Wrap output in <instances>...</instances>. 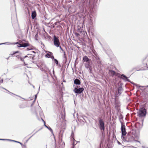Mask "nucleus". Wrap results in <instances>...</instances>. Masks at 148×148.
I'll list each match as a JSON object with an SVG mask.
<instances>
[{
    "label": "nucleus",
    "mask_w": 148,
    "mask_h": 148,
    "mask_svg": "<svg viewBox=\"0 0 148 148\" xmlns=\"http://www.w3.org/2000/svg\"><path fill=\"white\" fill-rule=\"evenodd\" d=\"M147 114V110L143 108L140 109L138 112V116L140 117H145Z\"/></svg>",
    "instance_id": "f257e3e1"
},
{
    "label": "nucleus",
    "mask_w": 148,
    "mask_h": 148,
    "mask_svg": "<svg viewBox=\"0 0 148 148\" xmlns=\"http://www.w3.org/2000/svg\"><path fill=\"white\" fill-rule=\"evenodd\" d=\"M127 140L128 142H132L134 141L140 143V141L135 139V138L134 136V134L131 133H129L127 134Z\"/></svg>",
    "instance_id": "f03ea898"
},
{
    "label": "nucleus",
    "mask_w": 148,
    "mask_h": 148,
    "mask_svg": "<svg viewBox=\"0 0 148 148\" xmlns=\"http://www.w3.org/2000/svg\"><path fill=\"white\" fill-rule=\"evenodd\" d=\"M121 130L122 132V137L123 138V136H125L127 133L126 131L125 125L123 123L121 124Z\"/></svg>",
    "instance_id": "7ed1b4c3"
},
{
    "label": "nucleus",
    "mask_w": 148,
    "mask_h": 148,
    "mask_svg": "<svg viewBox=\"0 0 148 148\" xmlns=\"http://www.w3.org/2000/svg\"><path fill=\"white\" fill-rule=\"evenodd\" d=\"M99 123L100 129L104 130L105 129V126L103 120L101 119H99Z\"/></svg>",
    "instance_id": "20e7f679"
},
{
    "label": "nucleus",
    "mask_w": 148,
    "mask_h": 148,
    "mask_svg": "<svg viewBox=\"0 0 148 148\" xmlns=\"http://www.w3.org/2000/svg\"><path fill=\"white\" fill-rule=\"evenodd\" d=\"M53 42L54 45L56 47H59L60 45V43L59 39L56 36H54L53 38Z\"/></svg>",
    "instance_id": "39448f33"
},
{
    "label": "nucleus",
    "mask_w": 148,
    "mask_h": 148,
    "mask_svg": "<svg viewBox=\"0 0 148 148\" xmlns=\"http://www.w3.org/2000/svg\"><path fill=\"white\" fill-rule=\"evenodd\" d=\"M40 69L42 71L47 72L49 71V69L46 65L42 63L40 67Z\"/></svg>",
    "instance_id": "423d86ee"
},
{
    "label": "nucleus",
    "mask_w": 148,
    "mask_h": 148,
    "mask_svg": "<svg viewBox=\"0 0 148 148\" xmlns=\"http://www.w3.org/2000/svg\"><path fill=\"white\" fill-rule=\"evenodd\" d=\"M84 90V89L83 88H75L74 91L75 93L77 94L81 93Z\"/></svg>",
    "instance_id": "0eeeda50"
},
{
    "label": "nucleus",
    "mask_w": 148,
    "mask_h": 148,
    "mask_svg": "<svg viewBox=\"0 0 148 148\" xmlns=\"http://www.w3.org/2000/svg\"><path fill=\"white\" fill-rule=\"evenodd\" d=\"M120 78L122 79L125 82L127 81L130 82V80L124 74H122L121 75L120 77L119 76Z\"/></svg>",
    "instance_id": "6e6552de"
},
{
    "label": "nucleus",
    "mask_w": 148,
    "mask_h": 148,
    "mask_svg": "<svg viewBox=\"0 0 148 148\" xmlns=\"http://www.w3.org/2000/svg\"><path fill=\"white\" fill-rule=\"evenodd\" d=\"M90 22L89 23L90 25H92V22L95 20V17L92 14L90 15Z\"/></svg>",
    "instance_id": "1a4fd4ad"
},
{
    "label": "nucleus",
    "mask_w": 148,
    "mask_h": 148,
    "mask_svg": "<svg viewBox=\"0 0 148 148\" xmlns=\"http://www.w3.org/2000/svg\"><path fill=\"white\" fill-rule=\"evenodd\" d=\"M42 121H43V122H44V126L46 127H47L49 130L50 131V132H51V133L53 135V136H54V134H53V130L50 127H48L47 125H45V122L42 119Z\"/></svg>",
    "instance_id": "9d476101"
},
{
    "label": "nucleus",
    "mask_w": 148,
    "mask_h": 148,
    "mask_svg": "<svg viewBox=\"0 0 148 148\" xmlns=\"http://www.w3.org/2000/svg\"><path fill=\"white\" fill-rule=\"evenodd\" d=\"M109 74L110 75L113 76L115 75L116 72L115 71H112L111 70H109Z\"/></svg>",
    "instance_id": "9b49d317"
},
{
    "label": "nucleus",
    "mask_w": 148,
    "mask_h": 148,
    "mask_svg": "<svg viewBox=\"0 0 148 148\" xmlns=\"http://www.w3.org/2000/svg\"><path fill=\"white\" fill-rule=\"evenodd\" d=\"M80 81L77 79H76L74 81V83L77 85H79L80 84Z\"/></svg>",
    "instance_id": "f8f14e48"
},
{
    "label": "nucleus",
    "mask_w": 148,
    "mask_h": 148,
    "mask_svg": "<svg viewBox=\"0 0 148 148\" xmlns=\"http://www.w3.org/2000/svg\"><path fill=\"white\" fill-rule=\"evenodd\" d=\"M36 13L35 11H34L32 12V19H34L36 17Z\"/></svg>",
    "instance_id": "ddd939ff"
},
{
    "label": "nucleus",
    "mask_w": 148,
    "mask_h": 148,
    "mask_svg": "<svg viewBox=\"0 0 148 148\" xmlns=\"http://www.w3.org/2000/svg\"><path fill=\"white\" fill-rule=\"evenodd\" d=\"M63 53L64 55H63V58H64L63 60L66 63L67 61V58L66 56V54H65V51H64Z\"/></svg>",
    "instance_id": "4468645a"
},
{
    "label": "nucleus",
    "mask_w": 148,
    "mask_h": 148,
    "mask_svg": "<svg viewBox=\"0 0 148 148\" xmlns=\"http://www.w3.org/2000/svg\"><path fill=\"white\" fill-rule=\"evenodd\" d=\"M123 116L122 114H120L119 116V120L120 122H121V123H123L122 121V120L123 119Z\"/></svg>",
    "instance_id": "2eb2a0df"
},
{
    "label": "nucleus",
    "mask_w": 148,
    "mask_h": 148,
    "mask_svg": "<svg viewBox=\"0 0 148 148\" xmlns=\"http://www.w3.org/2000/svg\"><path fill=\"white\" fill-rule=\"evenodd\" d=\"M3 88L4 89H5V90H6V91H8L9 92V93H10V94H11V95H16V96H18V97H19L20 98H22V99H24V100H25V99L23 98H22V97H21V96H18V95H15V94H14V93H12V92H9L8 90H7V89H5V88Z\"/></svg>",
    "instance_id": "dca6fc26"
},
{
    "label": "nucleus",
    "mask_w": 148,
    "mask_h": 148,
    "mask_svg": "<svg viewBox=\"0 0 148 148\" xmlns=\"http://www.w3.org/2000/svg\"><path fill=\"white\" fill-rule=\"evenodd\" d=\"M123 90V89L121 86L119 87L118 88V93L119 95H120L121 93V92Z\"/></svg>",
    "instance_id": "f3484780"
},
{
    "label": "nucleus",
    "mask_w": 148,
    "mask_h": 148,
    "mask_svg": "<svg viewBox=\"0 0 148 148\" xmlns=\"http://www.w3.org/2000/svg\"><path fill=\"white\" fill-rule=\"evenodd\" d=\"M89 59L86 56H84L83 58V60L86 62H87L89 60Z\"/></svg>",
    "instance_id": "a211bd4d"
},
{
    "label": "nucleus",
    "mask_w": 148,
    "mask_h": 148,
    "mask_svg": "<svg viewBox=\"0 0 148 148\" xmlns=\"http://www.w3.org/2000/svg\"><path fill=\"white\" fill-rule=\"evenodd\" d=\"M22 47H26L29 46V44L27 43H23L22 44Z\"/></svg>",
    "instance_id": "6ab92c4d"
},
{
    "label": "nucleus",
    "mask_w": 148,
    "mask_h": 148,
    "mask_svg": "<svg viewBox=\"0 0 148 148\" xmlns=\"http://www.w3.org/2000/svg\"><path fill=\"white\" fill-rule=\"evenodd\" d=\"M134 136L135 138V139H138L139 138V136L138 134H134Z\"/></svg>",
    "instance_id": "aec40b11"
},
{
    "label": "nucleus",
    "mask_w": 148,
    "mask_h": 148,
    "mask_svg": "<svg viewBox=\"0 0 148 148\" xmlns=\"http://www.w3.org/2000/svg\"><path fill=\"white\" fill-rule=\"evenodd\" d=\"M16 44H17V46L18 47H22V44L19 43L18 42H16Z\"/></svg>",
    "instance_id": "412c9836"
},
{
    "label": "nucleus",
    "mask_w": 148,
    "mask_h": 148,
    "mask_svg": "<svg viewBox=\"0 0 148 148\" xmlns=\"http://www.w3.org/2000/svg\"><path fill=\"white\" fill-rule=\"evenodd\" d=\"M51 56L48 53L46 54L45 55V57L49 58L51 57Z\"/></svg>",
    "instance_id": "4be33fe9"
},
{
    "label": "nucleus",
    "mask_w": 148,
    "mask_h": 148,
    "mask_svg": "<svg viewBox=\"0 0 148 148\" xmlns=\"http://www.w3.org/2000/svg\"><path fill=\"white\" fill-rule=\"evenodd\" d=\"M38 33H37V34L35 35V37H34V38L36 40H38Z\"/></svg>",
    "instance_id": "5701e85b"
},
{
    "label": "nucleus",
    "mask_w": 148,
    "mask_h": 148,
    "mask_svg": "<svg viewBox=\"0 0 148 148\" xmlns=\"http://www.w3.org/2000/svg\"><path fill=\"white\" fill-rule=\"evenodd\" d=\"M139 88H140V87H142V88H144V89H145L146 87H148V86H139Z\"/></svg>",
    "instance_id": "b1692460"
},
{
    "label": "nucleus",
    "mask_w": 148,
    "mask_h": 148,
    "mask_svg": "<svg viewBox=\"0 0 148 148\" xmlns=\"http://www.w3.org/2000/svg\"><path fill=\"white\" fill-rule=\"evenodd\" d=\"M97 0H94L93 2V5L95 6L97 5L96 3H97Z\"/></svg>",
    "instance_id": "393cba45"
},
{
    "label": "nucleus",
    "mask_w": 148,
    "mask_h": 148,
    "mask_svg": "<svg viewBox=\"0 0 148 148\" xmlns=\"http://www.w3.org/2000/svg\"><path fill=\"white\" fill-rule=\"evenodd\" d=\"M54 60L55 61V62L56 64L57 65H58V60L57 59H54Z\"/></svg>",
    "instance_id": "a878e982"
},
{
    "label": "nucleus",
    "mask_w": 148,
    "mask_h": 148,
    "mask_svg": "<svg viewBox=\"0 0 148 148\" xmlns=\"http://www.w3.org/2000/svg\"><path fill=\"white\" fill-rule=\"evenodd\" d=\"M78 31L80 33H82V32H84V33H85V32H84V31L82 29H78Z\"/></svg>",
    "instance_id": "bb28decb"
},
{
    "label": "nucleus",
    "mask_w": 148,
    "mask_h": 148,
    "mask_svg": "<svg viewBox=\"0 0 148 148\" xmlns=\"http://www.w3.org/2000/svg\"><path fill=\"white\" fill-rule=\"evenodd\" d=\"M32 47H28V48H27V50H32Z\"/></svg>",
    "instance_id": "cd10ccee"
},
{
    "label": "nucleus",
    "mask_w": 148,
    "mask_h": 148,
    "mask_svg": "<svg viewBox=\"0 0 148 148\" xmlns=\"http://www.w3.org/2000/svg\"><path fill=\"white\" fill-rule=\"evenodd\" d=\"M18 51H15V52H13V53L11 54V55L12 56H13L16 53H18Z\"/></svg>",
    "instance_id": "c85d7f7f"
},
{
    "label": "nucleus",
    "mask_w": 148,
    "mask_h": 148,
    "mask_svg": "<svg viewBox=\"0 0 148 148\" xmlns=\"http://www.w3.org/2000/svg\"><path fill=\"white\" fill-rule=\"evenodd\" d=\"M20 59V60L22 61H23L24 63H25V62H24V58L23 57V58H21V57H20V58H19Z\"/></svg>",
    "instance_id": "c756f323"
},
{
    "label": "nucleus",
    "mask_w": 148,
    "mask_h": 148,
    "mask_svg": "<svg viewBox=\"0 0 148 148\" xmlns=\"http://www.w3.org/2000/svg\"><path fill=\"white\" fill-rule=\"evenodd\" d=\"M130 82H131L132 84H134V85H135L136 86H138V85L137 84H135V83H134V82H131L130 81Z\"/></svg>",
    "instance_id": "7c9ffc66"
},
{
    "label": "nucleus",
    "mask_w": 148,
    "mask_h": 148,
    "mask_svg": "<svg viewBox=\"0 0 148 148\" xmlns=\"http://www.w3.org/2000/svg\"><path fill=\"white\" fill-rule=\"evenodd\" d=\"M31 54H30V55H33V53H34V54H35L36 53V52L34 51H32L31 52Z\"/></svg>",
    "instance_id": "2f4dec72"
},
{
    "label": "nucleus",
    "mask_w": 148,
    "mask_h": 148,
    "mask_svg": "<svg viewBox=\"0 0 148 148\" xmlns=\"http://www.w3.org/2000/svg\"><path fill=\"white\" fill-rule=\"evenodd\" d=\"M75 34L76 36L77 37L79 35V34L78 33H75Z\"/></svg>",
    "instance_id": "473e14b6"
},
{
    "label": "nucleus",
    "mask_w": 148,
    "mask_h": 148,
    "mask_svg": "<svg viewBox=\"0 0 148 148\" xmlns=\"http://www.w3.org/2000/svg\"><path fill=\"white\" fill-rule=\"evenodd\" d=\"M0 140H9V139H0Z\"/></svg>",
    "instance_id": "72a5a7b5"
},
{
    "label": "nucleus",
    "mask_w": 148,
    "mask_h": 148,
    "mask_svg": "<svg viewBox=\"0 0 148 148\" xmlns=\"http://www.w3.org/2000/svg\"><path fill=\"white\" fill-rule=\"evenodd\" d=\"M50 58H51L52 59H53L54 60V59H55L54 58V57L53 56H51V57Z\"/></svg>",
    "instance_id": "f704fd0d"
},
{
    "label": "nucleus",
    "mask_w": 148,
    "mask_h": 148,
    "mask_svg": "<svg viewBox=\"0 0 148 148\" xmlns=\"http://www.w3.org/2000/svg\"><path fill=\"white\" fill-rule=\"evenodd\" d=\"M19 107L20 108H24V107L23 106V105H20V106H19Z\"/></svg>",
    "instance_id": "c9c22d12"
},
{
    "label": "nucleus",
    "mask_w": 148,
    "mask_h": 148,
    "mask_svg": "<svg viewBox=\"0 0 148 148\" xmlns=\"http://www.w3.org/2000/svg\"><path fill=\"white\" fill-rule=\"evenodd\" d=\"M59 47L60 48V49H61L62 51H63V52H64V50H63L62 49V47H61V46H60L59 45Z\"/></svg>",
    "instance_id": "e433bc0d"
},
{
    "label": "nucleus",
    "mask_w": 148,
    "mask_h": 148,
    "mask_svg": "<svg viewBox=\"0 0 148 148\" xmlns=\"http://www.w3.org/2000/svg\"><path fill=\"white\" fill-rule=\"evenodd\" d=\"M22 148H27L25 145H23L22 146Z\"/></svg>",
    "instance_id": "4c0bfd02"
},
{
    "label": "nucleus",
    "mask_w": 148,
    "mask_h": 148,
    "mask_svg": "<svg viewBox=\"0 0 148 148\" xmlns=\"http://www.w3.org/2000/svg\"><path fill=\"white\" fill-rule=\"evenodd\" d=\"M8 43V42H5V43H0V45L5 44L6 43Z\"/></svg>",
    "instance_id": "58836bf2"
},
{
    "label": "nucleus",
    "mask_w": 148,
    "mask_h": 148,
    "mask_svg": "<svg viewBox=\"0 0 148 148\" xmlns=\"http://www.w3.org/2000/svg\"><path fill=\"white\" fill-rule=\"evenodd\" d=\"M38 131H37L35 133H34V134H33L32 136H31L30 137L29 139L27 140V141H28L31 137H32Z\"/></svg>",
    "instance_id": "ea45409f"
},
{
    "label": "nucleus",
    "mask_w": 148,
    "mask_h": 148,
    "mask_svg": "<svg viewBox=\"0 0 148 148\" xmlns=\"http://www.w3.org/2000/svg\"><path fill=\"white\" fill-rule=\"evenodd\" d=\"M9 140L12 141H13V142H15V141H15V140H10V139H9Z\"/></svg>",
    "instance_id": "a19ab883"
},
{
    "label": "nucleus",
    "mask_w": 148,
    "mask_h": 148,
    "mask_svg": "<svg viewBox=\"0 0 148 148\" xmlns=\"http://www.w3.org/2000/svg\"><path fill=\"white\" fill-rule=\"evenodd\" d=\"M139 124V123H137L136 124V127H137V126Z\"/></svg>",
    "instance_id": "79ce46f5"
},
{
    "label": "nucleus",
    "mask_w": 148,
    "mask_h": 148,
    "mask_svg": "<svg viewBox=\"0 0 148 148\" xmlns=\"http://www.w3.org/2000/svg\"><path fill=\"white\" fill-rule=\"evenodd\" d=\"M27 57V56H25L24 57H23L24 58V59L25 58Z\"/></svg>",
    "instance_id": "37998d69"
},
{
    "label": "nucleus",
    "mask_w": 148,
    "mask_h": 148,
    "mask_svg": "<svg viewBox=\"0 0 148 148\" xmlns=\"http://www.w3.org/2000/svg\"><path fill=\"white\" fill-rule=\"evenodd\" d=\"M19 143H20L22 145V146L23 145V144L21 143H20V142H19Z\"/></svg>",
    "instance_id": "c03bdc74"
},
{
    "label": "nucleus",
    "mask_w": 148,
    "mask_h": 148,
    "mask_svg": "<svg viewBox=\"0 0 148 148\" xmlns=\"http://www.w3.org/2000/svg\"><path fill=\"white\" fill-rule=\"evenodd\" d=\"M37 95H35V99H36L37 97Z\"/></svg>",
    "instance_id": "a18cd8bd"
},
{
    "label": "nucleus",
    "mask_w": 148,
    "mask_h": 148,
    "mask_svg": "<svg viewBox=\"0 0 148 148\" xmlns=\"http://www.w3.org/2000/svg\"><path fill=\"white\" fill-rule=\"evenodd\" d=\"M116 107H117V108L118 107H119V105H118V106H116Z\"/></svg>",
    "instance_id": "49530a36"
},
{
    "label": "nucleus",
    "mask_w": 148,
    "mask_h": 148,
    "mask_svg": "<svg viewBox=\"0 0 148 148\" xmlns=\"http://www.w3.org/2000/svg\"><path fill=\"white\" fill-rule=\"evenodd\" d=\"M142 147H143V148H148V147H144V146H142Z\"/></svg>",
    "instance_id": "de8ad7c7"
},
{
    "label": "nucleus",
    "mask_w": 148,
    "mask_h": 148,
    "mask_svg": "<svg viewBox=\"0 0 148 148\" xmlns=\"http://www.w3.org/2000/svg\"><path fill=\"white\" fill-rule=\"evenodd\" d=\"M0 81H1V82H3V79H2V80H1Z\"/></svg>",
    "instance_id": "09e8293b"
},
{
    "label": "nucleus",
    "mask_w": 148,
    "mask_h": 148,
    "mask_svg": "<svg viewBox=\"0 0 148 148\" xmlns=\"http://www.w3.org/2000/svg\"><path fill=\"white\" fill-rule=\"evenodd\" d=\"M49 53H50V54H52V53L51 52H49V51L48 52Z\"/></svg>",
    "instance_id": "8fccbe9b"
},
{
    "label": "nucleus",
    "mask_w": 148,
    "mask_h": 148,
    "mask_svg": "<svg viewBox=\"0 0 148 148\" xmlns=\"http://www.w3.org/2000/svg\"><path fill=\"white\" fill-rule=\"evenodd\" d=\"M132 147L133 148H137V147H133V146H132Z\"/></svg>",
    "instance_id": "3c124183"
},
{
    "label": "nucleus",
    "mask_w": 148,
    "mask_h": 148,
    "mask_svg": "<svg viewBox=\"0 0 148 148\" xmlns=\"http://www.w3.org/2000/svg\"><path fill=\"white\" fill-rule=\"evenodd\" d=\"M10 56H9V57H8L7 58V60L9 59V58H10Z\"/></svg>",
    "instance_id": "603ef678"
},
{
    "label": "nucleus",
    "mask_w": 148,
    "mask_h": 148,
    "mask_svg": "<svg viewBox=\"0 0 148 148\" xmlns=\"http://www.w3.org/2000/svg\"><path fill=\"white\" fill-rule=\"evenodd\" d=\"M15 142H16V143H19V142H18V141H15Z\"/></svg>",
    "instance_id": "864d4df0"
},
{
    "label": "nucleus",
    "mask_w": 148,
    "mask_h": 148,
    "mask_svg": "<svg viewBox=\"0 0 148 148\" xmlns=\"http://www.w3.org/2000/svg\"><path fill=\"white\" fill-rule=\"evenodd\" d=\"M118 143L120 145L121 144V143L119 142H118Z\"/></svg>",
    "instance_id": "5fc2aeb1"
},
{
    "label": "nucleus",
    "mask_w": 148,
    "mask_h": 148,
    "mask_svg": "<svg viewBox=\"0 0 148 148\" xmlns=\"http://www.w3.org/2000/svg\"><path fill=\"white\" fill-rule=\"evenodd\" d=\"M75 143V141H74V142H73V144L74 145Z\"/></svg>",
    "instance_id": "6e6d98bb"
},
{
    "label": "nucleus",
    "mask_w": 148,
    "mask_h": 148,
    "mask_svg": "<svg viewBox=\"0 0 148 148\" xmlns=\"http://www.w3.org/2000/svg\"><path fill=\"white\" fill-rule=\"evenodd\" d=\"M86 68H88L87 66H86Z\"/></svg>",
    "instance_id": "4d7b16f0"
},
{
    "label": "nucleus",
    "mask_w": 148,
    "mask_h": 148,
    "mask_svg": "<svg viewBox=\"0 0 148 148\" xmlns=\"http://www.w3.org/2000/svg\"><path fill=\"white\" fill-rule=\"evenodd\" d=\"M98 40V41H99V42L101 44V42H100L99 41V40Z\"/></svg>",
    "instance_id": "13d9d810"
},
{
    "label": "nucleus",
    "mask_w": 148,
    "mask_h": 148,
    "mask_svg": "<svg viewBox=\"0 0 148 148\" xmlns=\"http://www.w3.org/2000/svg\"><path fill=\"white\" fill-rule=\"evenodd\" d=\"M117 75H120V74L119 73H118L117 74Z\"/></svg>",
    "instance_id": "bf43d9fd"
},
{
    "label": "nucleus",
    "mask_w": 148,
    "mask_h": 148,
    "mask_svg": "<svg viewBox=\"0 0 148 148\" xmlns=\"http://www.w3.org/2000/svg\"><path fill=\"white\" fill-rule=\"evenodd\" d=\"M53 72H54V70H53Z\"/></svg>",
    "instance_id": "052dcab7"
},
{
    "label": "nucleus",
    "mask_w": 148,
    "mask_h": 148,
    "mask_svg": "<svg viewBox=\"0 0 148 148\" xmlns=\"http://www.w3.org/2000/svg\"><path fill=\"white\" fill-rule=\"evenodd\" d=\"M140 89H141V88H140Z\"/></svg>",
    "instance_id": "680f3d73"
},
{
    "label": "nucleus",
    "mask_w": 148,
    "mask_h": 148,
    "mask_svg": "<svg viewBox=\"0 0 148 148\" xmlns=\"http://www.w3.org/2000/svg\"><path fill=\"white\" fill-rule=\"evenodd\" d=\"M40 87L39 88V90Z\"/></svg>",
    "instance_id": "e2e57ef3"
},
{
    "label": "nucleus",
    "mask_w": 148,
    "mask_h": 148,
    "mask_svg": "<svg viewBox=\"0 0 148 148\" xmlns=\"http://www.w3.org/2000/svg\"><path fill=\"white\" fill-rule=\"evenodd\" d=\"M73 148H74V147H73Z\"/></svg>",
    "instance_id": "0e129e2a"
}]
</instances>
